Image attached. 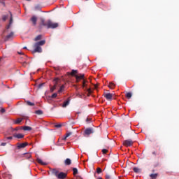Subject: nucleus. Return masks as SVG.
<instances>
[{"mask_svg": "<svg viewBox=\"0 0 179 179\" xmlns=\"http://www.w3.org/2000/svg\"><path fill=\"white\" fill-rule=\"evenodd\" d=\"M71 159H69V158H67L65 161H64V164L66 165V166H71Z\"/></svg>", "mask_w": 179, "mask_h": 179, "instance_id": "nucleus-15", "label": "nucleus"}, {"mask_svg": "<svg viewBox=\"0 0 179 179\" xmlns=\"http://www.w3.org/2000/svg\"><path fill=\"white\" fill-rule=\"evenodd\" d=\"M96 173L97 174H101V173H103V170L101 169V168L98 167V168H96Z\"/></svg>", "mask_w": 179, "mask_h": 179, "instance_id": "nucleus-25", "label": "nucleus"}, {"mask_svg": "<svg viewBox=\"0 0 179 179\" xmlns=\"http://www.w3.org/2000/svg\"><path fill=\"white\" fill-rule=\"evenodd\" d=\"M57 96H58L57 93H54L52 96H51V99H55L57 98Z\"/></svg>", "mask_w": 179, "mask_h": 179, "instance_id": "nucleus-34", "label": "nucleus"}, {"mask_svg": "<svg viewBox=\"0 0 179 179\" xmlns=\"http://www.w3.org/2000/svg\"><path fill=\"white\" fill-rule=\"evenodd\" d=\"M17 149H24V148H26V146L29 145L28 143H17Z\"/></svg>", "mask_w": 179, "mask_h": 179, "instance_id": "nucleus-7", "label": "nucleus"}, {"mask_svg": "<svg viewBox=\"0 0 179 179\" xmlns=\"http://www.w3.org/2000/svg\"><path fill=\"white\" fill-rule=\"evenodd\" d=\"M31 22H32L34 26H36V24H37V17L35 15H33L31 17Z\"/></svg>", "mask_w": 179, "mask_h": 179, "instance_id": "nucleus-11", "label": "nucleus"}, {"mask_svg": "<svg viewBox=\"0 0 179 179\" xmlns=\"http://www.w3.org/2000/svg\"><path fill=\"white\" fill-rule=\"evenodd\" d=\"M18 54H19L20 55H24V53H23V52H18Z\"/></svg>", "mask_w": 179, "mask_h": 179, "instance_id": "nucleus-46", "label": "nucleus"}, {"mask_svg": "<svg viewBox=\"0 0 179 179\" xmlns=\"http://www.w3.org/2000/svg\"><path fill=\"white\" fill-rule=\"evenodd\" d=\"M92 121V119H90V118H89V117H87V119H86V122H87V124H89V122H90Z\"/></svg>", "mask_w": 179, "mask_h": 179, "instance_id": "nucleus-38", "label": "nucleus"}, {"mask_svg": "<svg viewBox=\"0 0 179 179\" xmlns=\"http://www.w3.org/2000/svg\"><path fill=\"white\" fill-rule=\"evenodd\" d=\"M6 139H8L9 141H12V139H13V137L12 136L6 137Z\"/></svg>", "mask_w": 179, "mask_h": 179, "instance_id": "nucleus-41", "label": "nucleus"}, {"mask_svg": "<svg viewBox=\"0 0 179 179\" xmlns=\"http://www.w3.org/2000/svg\"><path fill=\"white\" fill-rule=\"evenodd\" d=\"M157 155H160V153H158Z\"/></svg>", "mask_w": 179, "mask_h": 179, "instance_id": "nucleus-48", "label": "nucleus"}, {"mask_svg": "<svg viewBox=\"0 0 179 179\" xmlns=\"http://www.w3.org/2000/svg\"><path fill=\"white\" fill-rule=\"evenodd\" d=\"M19 129H22V127H15V129H13V131H19Z\"/></svg>", "mask_w": 179, "mask_h": 179, "instance_id": "nucleus-37", "label": "nucleus"}, {"mask_svg": "<svg viewBox=\"0 0 179 179\" xmlns=\"http://www.w3.org/2000/svg\"><path fill=\"white\" fill-rule=\"evenodd\" d=\"M76 73H78L77 70H72L71 75L72 76H75L77 83H79V82H80V80H82L83 89H88L87 88V80H86V79H85V74L76 75Z\"/></svg>", "mask_w": 179, "mask_h": 179, "instance_id": "nucleus-1", "label": "nucleus"}, {"mask_svg": "<svg viewBox=\"0 0 179 179\" xmlns=\"http://www.w3.org/2000/svg\"><path fill=\"white\" fill-rule=\"evenodd\" d=\"M52 174L55 176V177H57L58 179H65L68 176L66 173L59 172V171L57 169H52Z\"/></svg>", "mask_w": 179, "mask_h": 179, "instance_id": "nucleus-3", "label": "nucleus"}, {"mask_svg": "<svg viewBox=\"0 0 179 179\" xmlns=\"http://www.w3.org/2000/svg\"><path fill=\"white\" fill-rule=\"evenodd\" d=\"M43 38L42 35H38L35 38H34V41H38L39 40H41V38Z\"/></svg>", "mask_w": 179, "mask_h": 179, "instance_id": "nucleus-24", "label": "nucleus"}, {"mask_svg": "<svg viewBox=\"0 0 179 179\" xmlns=\"http://www.w3.org/2000/svg\"><path fill=\"white\" fill-rule=\"evenodd\" d=\"M55 127V128H61V127H62V124H56Z\"/></svg>", "mask_w": 179, "mask_h": 179, "instance_id": "nucleus-36", "label": "nucleus"}, {"mask_svg": "<svg viewBox=\"0 0 179 179\" xmlns=\"http://www.w3.org/2000/svg\"><path fill=\"white\" fill-rule=\"evenodd\" d=\"M11 26H12L11 24H8L6 26V29H10V27H11Z\"/></svg>", "mask_w": 179, "mask_h": 179, "instance_id": "nucleus-42", "label": "nucleus"}, {"mask_svg": "<svg viewBox=\"0 0 179 179\" xmlns=\"http://www.w3.org/2000/svg\"><path fill=\"white\" fill-rule=\"evenodd\" d=\"M8 17H9V15H2V20H3V22H6V20H8Z\"/></svg>", "mask_w": 179, "mask_h": 179, "instance_id": "nucleus-21", "label": "nucleus"}, {"mask_svg": "<svg viewBox=\"0 0 179 179\" xmlns=\"http://www.w3.org/2000/svg\"><path fill=\"white\" fill-rule=\"evenodd\" d=\"M102 153L103 155H107V153H108V150L107 149H103Z\"/></svg>", "mask_w": 179, "mask_h": 179, "instance_id": "nucleus-33", "label": "nucleus"}, {"mask_svg": "<svg viewBox=\"0 0 179 179\" xmlns=\"http://www.w3.org/2000/svg\"><path fill=\"white\" fill-rule=\"evenodd\" d=\"M133 171H134V173H139L140 169H139V168L134 167L133 169Z\"/></svg>", "mask_w": 179, "mask_h": 179, "instance_id": "nucleus-32", "label": "nucleus"}, {"mask_svg": "<svg viewBox=\"0 0 179 179\" xmlns=\"http://www.w3.org/2000/svg\"><path fill=\"white\" fill-rule=\"evenodd\" d=\"M45 83H41L38 85V88L40 89L41 87H43L44 86Z\"/></svg>", "mask_w": 179, "mask_h": 179, "instance_id": "nucleus-39", "label": "nucleus"}, {"mask_svg": "<svg viewBox=\"0 0 179 179\" xmlns=\"http://www.w3.org/2000/svg\"><path fill=\"white\" fill-rule=\"evenodd\" d=\"M23 121V118H17L16 120H15L14 124H20Z\"/></svg>", "mask_w": 179, "mask_h": 179, "instance_id": "nucleus-22", "label": "nucleus"}, {"mask_svg": "<svg viewBox=\"0 0 179 179\" xmlns=\"http://www.w3.org/2000/svg\"><path fill=\"white\" fill-rule=\"evenodd\" d=\"M36 162L39 164H41V166H47V164H48L46 162H43V160H41V159H40V158H37Z\"/></svg>", "mask_w": 179, "mask_h": 179, "instance_id": "nucleus-12", "label": "nucleus"}, {"mask_svg": "<svg viewBox=\"0 0 179 179\" xmlns=\"http://www.w3.org/2000/svg\"><path fill=\"white\" fill-rule=\"evenodd\" d=\"M10 17L9 21V24L12 25V23H13V17H12V13L10 12Z\"/></svg>", "mask_w": 179, "mask_h": 179, "instance_id": "nucleus-26", "label": "nucleus"}, {"mask_svg": "<svg viewBox=\"0 0 179 179\" xmlns=\"http://www.w3.org/2000/svg\"><path fill=\"white\" fill-rule=\"evenodd\" d=\"M108 87L109 89H115V84L113 83H110L108 85Z\"/></svg>", "mask_w": 179, "mask_h": 179, "instance_id": "nucleus-23", "label": "nucleus"}, {"mask_svg": "<svg viewBox=\"0 0 179 179\" xmlns=\"http://www.w3.org/2000/svg\"><path fill=\"white\" fill-rule=\"evenodd\" d=\"M55 89H57V85H54L53 87H50V93H53Z\"/></svg>", "mask_w": 179, "mask_h": 179, "instance_id": "nucleus-31", "label": "nucleus"}, {"mask_svg": "<svg viewBox=\"0 0 179 179\" xmlns=\"http://www.w3.org/2000/svg\"><path fill=\"white\" fill-rule=\"evenodd\" d=\"M69 103H71V98H68L64 103L62 105V107L64 108H65V107H66L67 106H69Z\"/></svg>", "mask_w": 179, "mask_h": 179, "instance_id": "nucleus-10", "label": "nucleus"}, {"mask_svg": "<svg viewBox=\"0 0 179 179\" xmlns=\"http://www.w3.org/2000/svg\"><path fill=\"white\" fill-rule=\"evenodd\" d=\"M76 174H78V169L73 168V175L76 176Z\"/></svg>", "mask_w": 179, "mask_h": 179, "instance_id": "nucleus-28", "label": "nucleus"}, {"mask_svg": "<svg viewBox=\"0 0 179 179\" xmlns=\"http://www.w3.org/2000/svg\"><path fill=\"white\" fill-rule=\"evenodd\" d=\"M27 1H31V0H27Z\"/></svg>", "mask_w": 179, "mask_h": 179, "instance_id": "nucleus-49", "label": "nucleus"}, {"mask_svg": "<svg viewBox=\"0 0 179 179\" xmlns=\"http://www.w3.org/2000/svg\"><path fill=\"white\" fill-rule=\"evenodd\" d=\"M5 108H1V110H0V112L2 113V114H3V113H5Z\"/></svg>", "mask_w": 179, "mask_h": 179, "instance_id": "nucleus-40", "label": "nucleus"}, {"mask_svg": "<svg viewBox=\"0 0 179 179\" xmlns=\"http://www.w3.org/2000/svg\"><path fill=\"white\" fill-rule=\"evenodd\" d=\"M71 135H72V132H67L64 139L66 140V138H69V136H71Z\"/></svg>", "mask_w": 179, "mask_h": 179, "instance_id": "nucleus-30", "label": "nucleus"}, {"mask_svg": "<svg viewBox=\"0 0 179 179\" xmlns=\"http://www.w3.org/2000/svg\"><path fill=\"white\" fill-rule=\"evenodd\" d=\"M126 97H127V99H131V97H132V93H131V92H127V94H126Z\"/></svg>", "mask_w": 179, "mask_h": 179, "instance_id": "nucleus-27", "label": "nucleus"}, {"mask_svg": "<svg viewBox=\"0 0 179 179\" xmlns=\"http://www.w3.org/2000/svg\"><path fill=\"white\" fill-rule=\"evenodd\" d=\"M105 178H106V179H112L113 177H111V176H110L109 174H106V175L105 176Z\"/></svg>", "mask_w": 179, "mask_h": 179, "instance_id": "nucleus-35", "label": "nucleus"}, {"mask_svg": "<svg viewBox=\"0 0 179 179\" xmlns=\"http://www.w3.org/2000/svg\"><path fill=\"white\" fill-rule=\"evenodd\" d=\"M104 97L105 99H106V100H108L109 101H110V100H113V94L106 93L104 94Z\"/></svg>", "mask_w": 179, "mask_h": 179, "instance_id": "nucleus-8", "label": "nucleus"}, {"mask_svg": "<svg viewBox=\"0 0 179 179\" xmlns=\"http://www.w3.org/2000/svg\"><path fill=\"white\" fill-rule=\"evenodd\" d=\"M124 146L129 148V146H132L134 145V141L132 140H125L123 141Z\"/></svg>", "mask_w": 179, "mask_h": 179, "instance_id": "nucleus-6", "label": "nucleus"}, {"mask_svg": "<svg viewBox=\"0 0 179 179\" xmlns=\"http://www.w3.org/2000/svg\"><path fill=\"white\" fill-rule=\"evenodd\" d=\"M42 26L47 27V29H57L59 24L57 22H53L51 20H45L44 19L41 20Z\"/></svg>", "mask_w": 179, "mask_h": 179, "instance_id": "nucleus-2", "label": "nucleus"}, {"mask_svg": "<svg viewBox=\"0 0 179 179\" xmlns=\"http://www.w3.org/2000/svg\"><path fill=\"white\" fill-rule=\"evenodd\" d=\"M64 90H65V85H62L60 87L59 90L57 91V93L61 94V93H62V92H64Z\"/></svg>", "mask_w": 179, "mask_h": 179, "instance_id": "nucleus-17", "label": "nucleus"}, {"mask_svg": "<svg viewBox=\"0 0 179 179\" xmlns=\"http://www.w3.org/2000/svg\"><path fill=\"white\" fill-rule=\"evenodd\" d=\"M35 9L36 10H40V6H35Z\"/></svg>", "mask_w": 179, "mask_h": 179, "instance_id": "nucleus-43", "label": "nucleus"}, {"mask_svg": "<svg viewBox=\"0 0 179 179\" xmlns=\"http://www.w3.org/2000/svg\"><path fill=\"white\" fill-rule=\"evenodd\" d=\"M152 155H154V156H157V152H156V151H153Z\"/></svg>", "mask_w": 179, "mask_h": 179, "instance_id": "nucleus-44", "label": "nucleus"}, {"mask_svg": "<svg viewBox=\"0 0 179 179\" xmlns=\"http://www.w3.org/2000/svg\"><path fill=\"white\" fill-rule=\"evenodd\" d=\"M2 177L4 179H12V176L6 173L2 174Z\"/></svg>", "mask_w": 179, "mask_h": 179, "instance_id": "nucleus-13", "label": "nucleus"}, {"mask_svg": "<svg viewBox=\"0 0 179 179\" xmlns=\"http://www.w3.org/2000/svg\"><path fill=\"white\" fill-rule=\"evenodd\" d=\"M35 113H36L38 115H41V114H43V110H36Z\"/></svg>", "mask_w": 179, "mask_h": 179, "instance_id": "nucleus-29", "label": "nucleus"}, {"mask_svg": "<svg viewBox=\"0 0 179 179\" xmlns=\"http://www.w3.org/2000/svg\"><path fill=\"white\" fill-rule=\"evenodd\" d=\"M94 133V130H93V128H87L84 131V135H86L87 136H89V135H92V134Z\"/></svg>", "mask_w": 179, "mask_h": 179, "instance_id": "nucleus-5", "label": "nucleus"}, {"mask_svg": "<svg viewBox=\"0 0 179 179\" xmlns=\"http://www.w3.org/2000/svg\"><path fill=\"white\" fill-rule=\"evenodd\" d=\"M35 44L39 45V47H40V45H44V44H45V41L43 40V41L36 43Z\"/></svg>", "mask_w": 179, "mask_h": 179, "instance_id": "nucleus-19", "label": "nucleus"}, {"mask_svg": "<svg viewBox=\"0 0 179 179\" xmlns=\"http://www.w3.org/2000/svg\"><path fill=\"white\" fill-rule=\"evenodd\" d=\"M34 50L32 51V54H35V52H43V49H41V47L38 45H36V43L34 45Z\"/></svg>", "mask_w": 179, "mask_h": 179, "instance_id": "nucleus-4", "label": "nucleus"}, {"mask_svg": "<svg viewBox=\"0 0 179 179\" xmlns=\"http://www.w3.org/2000/svg\"><path fill=\"white\" fill-rule=\"evenodd\" d=\"M21 129H23V131H31V127L29 126H24L21 127Z\"/></svg>", "mask_w": 179, "mask_h": 179, "instance_id": "nucleus-16", "label": "nucleus"}, {"mask_svg": "<svg viewBox=\"0 0 179 179\" xmlns=\"http://www.w3.org/2000/svg\"><path fill=\"white\" fill-rule=\"evenodd\" d=\"M13 137L17 138V139H23V138H24V135L22 134H14Z\"/></svg>", "mask_w": 179, "mask_h": 179, "instance_id": "nucleus-9", "label": "nucleus"}, {"mask_svg": "<svg viewBox=\"0 0 179 179\" xmlns=\"http://www.w3.org/2000/svg\"><path fill=\"white\" fill-rule=\"evenodd\" d=\"M24 50H27V47H24Z\"/></svg>", "mask_w": 179, "mask_h": 179, "instance_id": "nucleus-47", "label": "nucleus"}, {"mask_svg": "<svg viewBox=\"0 0 179 179\" xmlns=\"http://www.w3.org/2000/svg\"><path fill=\"white\" fill-rule=\"evenodd\" d=\"M1 146H6V143H1Z\"/></svg>", "mask_w": 179, "mask_h": 179, "instance_id": "nucleus-45", "label": "nucleus"}, {"mask_svg": "<svg viewBox=\"0 0 179 179\" xmlns=\"http://www.w3.org/2000/svg\"><path fill=\"white\" fill-rule=\"evenodd\" d=\"M13 37V32H10L8 35L6 36V41H8V40H10V38H12Z\"/></svg>", "mask_w": 179, "mask_h": 179, "instance_id": "nucleus-14", "label": "nucleus"}, {"mask_svg": "<svg viewBox=\"0 0 179 179\" xmlns=\"http://www.w3.org/2000/svg\"><path fill=\"white\" fill-rule=\"evenodd\" d=\"M25 103L27 106H29L30 107H33L35 106L34 103H32L30 101H25Z\"/></svg>", "mask_w": 179, "mask_h": 179, "instance_id": "nucleus-20", "label": "nucleus"}, {"mask_svg": "<svg viewBox=\"0 0 179 179\" xmlns=\"http://www.w3.org/2000/svg\"><path fill=\"white\" fill-rule=\"evenodd\" d=\"M159 176L158 173H152L150 175V179H156L157 178V176Z\"/></svg>", "mask_w": 179, "mask_h": 179, "instance_id": "nucleus-18", "label": "nucleus"}]
</instances>
